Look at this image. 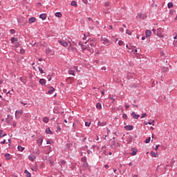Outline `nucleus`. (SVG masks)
<instances>
[{
  "label": "nucleus",
  "instance_id": "obj_4",
  "mask_svg": "<svg viewBox=\"0 0 177 177\" xmlns=\"http://www.w3.org/2000/svg\"><path fill=\"white\" fill-rule=\"evenodd\" d=\"M59 44H60V45H62V46H67V45H68V44L67 43V41H65L64 40H58Z\"/></svg>",
  "mask_w": 177,
  "mask_h": 177
},
{
  "label": "nucleus",
  "instance_id": "obj_34",
  "mask_svg": "<svg viewBox=\"0 0 177 177\" xmlns=\"http://www.w3.org/2000/svg\"><path fill=\"white\" fill-rule=\"evenodd\" d=\"M148 124L149 125H153V127H154V120L149 121Z\"/></svg>",
  "mask_w": 177,
  "mask_h": 177
},
{
  "label": "nucleus",
  "instance_id": "obj_63",
  "mask_svg": "<svg viewBox=\"0 0 177 177\" xmlns=\"http://www.w3.org/2000/svg\"><path fill=\"white\" fill-rule=\"evenodd\" d=\"M95 145H92V147H91V150H93V151H95Z\"/></svg>",
  "mask_w": 177,
  "mask_h": 177
},
{
  "label": "nucleus",
  "instance_id": "obj_57",
  "mask_svg": "<svg viewBox=\"0 0 177 177\" xmlns=\"http://www.w3.org/2000/svg\"><path fill=\"white\" fill-rule=\"evenodd\" d=\"M79 46H81V48L82 47V46H84V44L82 43V41L79 42Z\"/></svg>",
  "mask_w": 177,
  "mask_h": 177
},
{
  "label": "nucleus",
  "instance_id": "obj_29",
  "mask_svg": "<svg viewBox=\"0 0 177 177\" xmlns=\"http://www.w3.org/2000/svg\"><path fill=\"white\" fill-rule=\"evenodd\" d=\"M174 6V3H172V2H169L168 4H167V7L169 8H171Z\"/></svg>",
  "mask_w": 177,
  "mask_h": 177
},
{
  "label": "nucleus",
  "instance_id": "obj_62",
  "mask_svg": "<svg viewBox=\"0 0 177 177\" xmlns=\"http://www.w3.org/2000/svg\"><path fill=\"white\" fill-rule=\"evenodd\" d=\"M48 81H50L52 80V77H50V75H48Z\"/></svg>",
  "mask_w": 177,
  "mask_h": 177
},
{
  "label": "nucleus",
  "instance_id": "obj_54",
  "mask_svg": "<svg viewBox=\"0 0 177 177\" xmlns=\"http://www.w3.org/2000/svg\"><path fill=\"white\" fill-rule=\"evenodd\" d=\"M158 147H160V145L156 146V147H155L156 151H157V150H158Z\"/></svg>",
  "mask_w": 177,
  "mask_h": 177
},
{
  "label": "nucleus",
  "instance_id": "obj_41",
  "mask_svg": "<svg viewBox=\"0 0 177 177\" xmlns=\"http://www.w3.org/2000/svg\"><path fill=\"white\" fill-rule=\"evenodd\" d=\"M126 33L128 34V35H132V32H131L129 30H127Z\"/></svg>",
  "mask_w": 177,
  "mask_h": 177
},
{
  "label": "nucleus",
  "instance_id": "obj_36",
  "mask_svg": "<svg viewBox=\"0 0 177 177\" xmlns=\"http://www.w3.org/2000/svg\"><path fill=\"white\" fill-rule=\"evenodd\" d=\"M20 103H21V104H23L24 106H25V107H28V103H24L22 101H21Z\"/></svg>",
  "mask_w": 177,
  "mask_h": 177
},
{
  "label": "nucleus",
  "instance_id": "obj_31",
  "mask_svg": "<svg viewBox=\"0 0 177 177\" xmlns=\"http://www.w3.org/2000/svg\"><path fill=\"white\" fill-rule=\"evenodd\" d=\"M87 148H88V146L86 145L85 147H82L80 148V150H81V151H84L86 150Z\"/></svg>",
  "mask_w": 177,
  "mask_h": 177
},
{
  "label": "nucleus",
  "instance_id": "obj_46",
  "mask_svg": "<svg viewBox=\"0 0 177 177\" xmlns=\"http://www.w3.org/2000/svg\"><path fill=\"white\" fill-rule=\"evenodd\" d=\"M10 34H15L16 30H15V29H11V30H10Z\"/></svg>",
  "mask_w": 177,
  "mask_h": 177
},
{
  "label": "nucleus",
  "instance_id": "obj_18",
  "mask_svg": "<svg viewBox=\"0 0 177 177\" xmlns=\"http://www.w3.org/2000/svg\"><path fill=\"white\" fill-rule=\"evenodd\" d=\"M71 6H74L75 8H77L78 6V4H77V1H72L71 2Z\"/></svg>",
  "mask_w": 177,
  "mask_h": 177
},
{
  "label": "nucleus",
  "instance_id": "obj_27",
  "mask_svg": "<svg viewBox=\"0 0 177 177\" xmlns=\"http://www.w3.org/2000/svg\"><path fill=\"white\" fill-rule=\"evenodd\" d=\"M96 107H97V109H98V110H100V109H102V104H100V103H97L96 104Z\"/></svg>",
  "mask_w": 177,
  "mask_h": 177
},
{
  "label": "nucleus",
  "instance_id": "obj_47",
  "mask_svg": "<svg viewBox=\"0 0 177 177\" xmlns=\"http://www.w3.org/2000/svg\"><path fill=\"white\" fill-rule=\"evenodd\" d=\"M86 140V136H83L82 137V142H84V143H85V141Z\"/></svg>",
  "mask_w": 177,
  "mask_h": 177
},
{
  "label": "nucleus",
  "instance_id": "obj_22",
  "mask_svg": "<svg viewBox=\"0 0 177 177\" xmlns=\"http://www.w3.org/2000/svg\"><path fill=\"white\" fill-rule=\"evenodd\" d=\"M43 122H44L45 124H48V122H49V118H48V117H44L43 118Z\"/></svg>",
  "mask_w": 177,
  "mask_h": 177
},
{
  "label": "nucleus",
  "instance_id": "obj_6",
  "mask_svg": "<svg viewBox=\"0 0 177 177\" xmlns=\"http://www.w3.org/2000/svg\"><path fill=\"white\" fill-rule=\"evenodd\" d=\"M145 35L146 38H150V37H151V31L150 30H146Z\"/></svg>",
  "mask_w": 177,
  "mask_h": 177
},
{
  "label": "nucleus",
  "instance_id": "obj_44",
  "mask_svg": "<svg viewBox=\"0 0 177 177\" xmlns=\"http://www.w3.org/2000/svg\"><path fill=\"white\" fill-rule=\"evenodd\" d=\"M66 160H61V165H66Z\"/></svg>",
  "mask_w": 177,
  "mask_h": 177
},
{
  "label": "nucleus",
  "instance_id": "obj_19",
  "mask_svg": "<svg viewBox=\"0 0 177 177\" xmlns=\"http://www.w3.org/2000/svg\"><path fill=\"white\" fill-rule=\"evenodd\" d=\"M53 92H55V88H53V86L50 87V89L48 91V94L52 95Z\"/></svg>",
  "mask_w": 177,
  "mask_h": 177
},
{
  "label": "nucleus",
  "instance_id": "obj_42",
  "mask_svg": "<svg viewBox=\"0 0 177 177\" xmlns=\"http://www.w3.org/2000/svg\"><path fill=\"white\" fill-rule=\"evenodd\" d=\"M25 52H26V51L24 50V48H21V49H20V53H21V55H24Z\"/></svg>",
  "mask_w": 177,
  "mask_h": 177
},
{
  "label": "nucleus",
  "instance_id": "obj_33",
  "mask_svg": "<svg viewBox=\"0 0 177 177\" xmlns=\"http://www.w3.org/2000/svg\"><path fill=\"white\" fill-rule=\"evenodd\" d=\"M122 118H124V120H128V115H127V113H124L122 115Z\"/></svg>",
  "mask_w": 177,
  "mask_h": 177
},
{
  "label": "nucleus",
  "instance_id": "obj_17",
  "mask_svg": "<svg viewBox=\"0 0 177 177\" xmlns=\"http://www.w3.org/2000/svg\"><path fill=\"white\" fill-rule=\"evenodd\" d=\"M39 17L41 20H46V14H41Z\"/></svg>",
  "mask_w": 177,
  "mask_h": 177
},
{
  "label": "nucleus",
  "instance_id": "obj_64",
  "mask_svg": "<svg viewBox=\"0 0 177 177\" xmlns=\"http://www.w3.org/2000/svg\"><path fill=\"white\" fill-rule=\"evenodd\" d=\"M104 168H105L106 169H109V165H104Z\"/></svg>",
  "mask_w": 177,
  "mask_h": 177
},
{
  "label": "nucleus",
  "instance_id": "obj_30",
  "mask_svg": "<svg viewBox=\"0 0 177 177\" xmlns=\"http://www.w3.org/2000/svg\"><path fill=\"white\" fill-rule=\"evenodd\" d=\"M48 162L50 164L51 167H53V165H55V161H53L52 160H49Z\"/></svg>",
  "mask_w": 177,
  "mask_h": 177
},
{
  "label": "nucleus",
  "instance_id": "obj_20",
  "mask_svg": "<svg viewBox=\"0 0 177 177\" xmlns=\"http://www.w3.org/2000/svg\"><path fill=\"white\" fill-rule=\"evenodd\" d=\"M24 174H26V177H31V173L28 172V169H26L24 171Z\"/></svg>",
  "mask_w": 177,
  "mask_h": 177
},
{
  "label": "nucleus",
  "instance_id": "obj_5",
  "mask_svg": "<svg viewBox=\"0 0 177 177\" xmlns=\"http://www.w3.org/2000/svg\"><path fill=\"white\" fill-rule=\"evenodd\" d=\"M17 21L19 24H23V23H24V18L21 16H19L17 18Z\"/></svg>",
  "mask_w": 177,
  "mask_h": 177
},
{
  "label": "nucleus",
  "instance_id": "obj_26",
  "mask_svg": "<svg viewBox=\"0 0 177 177\" xmlns=\"http://www.w3.org/2000/svg\"><path fill=\"white\" fill-rule=\"evenodd\" d=\"M87 50L88 52H90V53H93V49L91 48V46H89V44H88Z\"/></svg>",
  "mask_w": 177,
  "mask_h": 177
},
{
  "label": "nucleus",
  "instance_id": "obj_40",
  "mask_svg": "<svg viewBox=\"0 0 177 177\" xmlns=\"http://www.w3.org/2000/svg\"><path fill=\"white\" fill-rule=\"evenodd\" d=\"M151 140V138H148L147 139L145 140V143H150V140Z\"/></svg>",
  "mask_w": 177,
  "mask_h": 177
},
{
  "label": "nucleus",
  "instance_id": "obj_56",
  "mask_svg": "<svg viewBox=\"0 0 177 177\" xmlns=\"http://www.w3.org/2000/svg\"><path fill=\"white\" fill-rule=\"evenodd\" d=\"M19 80H20V82H24V79L23 77H21L19 78Z\"/></svg>",
  "mask_w": 177,
  "mask_h": 177
},
{
  "label": "nucleus",
  "instance_id": "obj_49",
  "mask_svg": "<svg viewBox=\"0 0 177 177\" xmlns=\"http://www.w3.org/2000/svg\"><path fill=\"white\" fill-rule=\"evenodd\" d=\"M145 117H147V113H143V114L141 115V118H145Z\"/></svg>",
  "mask_w": 177,
  "mask_h": 177
},
{
  "label": "nucleus",
  "instance_id": "obj_61",
  "mask_svg": "<svg viewBox=\"0 0 177 177\" xmlns=\"http://www.w3.org/2000/svg\"><path fill=\"white\" fill-rule=\"evenodd\" d=\"M84 167H89V165L86 162L84 163Z\"/></svg>",
  "mask_w": 177,
  "mask_h": 177
},
{
  "label": "nucleus",
  "instance_id": "obj_60",
  "mask_svg": "<svg viewBox=\"0 0 177 177\" xmlns=\"http://www.w3.org/2000/svg\"><path fill=\"white\" fill-rule=\"evenodd\" d=\"M152 31H153V34H156V32H157V30H156L155 28H153Z\"/></svg>",
  "mask_w": 177,
  "mask_h": 177
},
{
  "label": "nucleus",
  "instance_id": "obj_23",
  "mask_svg": "<svg viewBox=\"0 0 177 177\" xmlns=\"http://www.w3.org/2000/svg\"><path fill=\"white\" fill-rule=\"evenodd\" d=\"M81 48H82V52H84V50H87L88 44H87V46H85V45L82 46Z\"/></svg>",
  "mask_w": 177,
  "mask_h": 177
},
{
  "label": "nucleus",
  "instance_id": "obj_52",
  "mask_svg": "<svg viewBox=\"0 0 177 177\" xmlns=\"http://www.w3.org/2000/svg\"><path fill=\"white\" fill-rule=\"evenodd\" d=\"M2 133H3V130H0V138H2Z\"/></svg>",
  "mask_w": 177,
  "mask_h": 177
},
{
  "label": "nucleus",
  "instance_id": "obj_28",
  "mask_svg": "<svg viewBox=\"0 0 177 177\" xmlns=\"http://www.w3.org/2000/svg\"><path fill=\"white\" fill-rule=\"evenodd\" d=\"M68 74H69L70 75H75V73H74V71H73V70H69L68 71Z\"/></svg>",
  "mask_w": 177,
  "mask_h": 177
},
{
  "label": "nucleus",
  "instance_id": "obj_25",
  "mask_svg": "<svg viewBox=\"0 0 177 177\" xmlns=\"http://www.w3.org/2000/svg\"><path fill=\"white\" fill-rule=\"evenodd\" d=\"M17 149H18L19 151H24V149H26V148L19 145Z\"/></svg>",
  "mask_w": 177,
  "mask_h": 177
},
{
  "label": "nucleus",
  "instance_id": "obj_12",
  "mask_svg": "<svg viewBox=\"0 0 177 177\" xmlns=\"http://www.w3.org/2000/svg\"><path fill=\"white\" fill-rule=\"evenodd\" d=\"M39 84H40V85L44 86V85H46V80H45V79H40L39 81Z\"/></svg>",
  "mask_w": 177,
  "mask_h": 177
},
{
  "label": "nucleus",
  "instance_id": "obj_50",
  "mask_svg": "<svg viewBox=\"0 0 177 177\" xmlns=\"http://www.w3.org/2000/svg\"><path fill=\"white\" fill-rule=\"evenodd\" d=\"M87 19H88V21H91V23H93V19H92V18L88 17Z\"/></svg>",
  "mask_w": 177,
  "mask_h": 177
},
{
  "label": "nucleus",
  "instance_id": "obj_3",
  "mask_svg": "<svg viewBox=\"0 0 177 177\" xmlns=\"http://www.w3.org/2000/svg\"><path fill=\"white\" fill-rule=\"evenodd\" d=\"M36 21H37V18L34 17H32L28 19L29 24H32V23H35Z\"/></svg>",
  "mask_w": 177,
  "mask_h": 177
},
{
  "label": "nucleus",
  "instance_id": "obj_14",
  "mask_svg": "<svg viewBox=\"0 0 177 177\" xmlns=\"http://www.w3.org/2000/svg\"><path fill=\"white\" fill-rule=\"evenodd\" d=\"M132 153H131V156H136V153H138V149L135 148H131Z\"/></svg>",
  "mask_w": 177,
  "mask_h": 177
},
{
  "label": "nucleus",
  "instance_id": "obj_51",
  "mask_svg": "<svg viewBox=\"0 0 177 177\" xmlns=\"http://www.w3.org/2000/svg\"><path fill=\"white\" fill-rule=\"evenodd\" d=\"M109 99H111L112 101H111V103H114V102H115V99L110 97Z\"/></svg>",
  "mask_w": 177,
  "mask_h": 177
},
{
  "label": "nucleus",
  "instance_id": "obj_39",
  "mask_svg": "<svg viewBox=\"0 0 177 177\" xmlns=\"http://www.w3.org/2000/svg\"><path fill=\"white\" fill-rule=\"evenodd\" d=\"M39 71L40 72L41 74H44V73H45V72H44V69H42V68H41L39 66Z\"/></svg>",
  "mask_w": 177,
  "mask_h": 177
},
{
  "label": "nucleus",
  "instance_id": "obj_2",
  "mask_svg": "<svg viewBox=\"0 0 177 177\" xmlns=\"http://www.w3.org/2000/svg\"><path fill=\"white\" fill-rule=\"evenodd\" d=\"M43 142H44V137H41L37 140V143L39 147H41V146H42Z\"/></svg>",
  "mask_w": 177,
  "mask_h": 177
},
{
  "label": "nucleus",
  "instance_id": "obj_15",
  "mask_svg": "<svg viewBox=\"0 0 177 177\" xmlns=\"http://www.w3.org/2000/svg\"><path fill=\"white\" fill-rule=\"evenodd\" d=\"M4 157H6V160H7V161H9V160L12 158V157L10 156V153H5Z\"/></svg>",
  "mask_w": 177,
  "mask_h": 177
},
{
  "label": "nucleus",
  "instance_id": "obj_10",
  "mask_svg": "<svg viewBox=\"0 0 177 177\" xmlns=\"http://www.w3.org/2000/svg\"><path fill=\"white\" fill-rule=\"evenodd\" d=\"M102 41L104 45H106L107 46L110 45V40L107 39L106 38H104V39H102Z\"/></svg>",
  "mask_w": 177,
  "mask_h": 177
},
{
  "label": "nucleus",
  "instance_id": "obj_7",
  "mask_svg": "<svg viewBox=\"0 0 177 177\" xmlns=\"http://www.w3.org/2000/svg\"><path fill=\"white\" fill-rule=\"evenodd\" d=\"M155 35H157L158 37H160L161 38V37H162V35L161 34V29L158 28L156 30V32L155 33Z\"/></svg>",
  "mask_w": 177,
  "mask_h": 177
},
{
  "label": "nucleus",
  "instance_id": "obj_45",
  "mask_svg": "<svg viewBox=\"0 0 177 177\" xmlns=\"http://www.w3.org/2000/svg\"><path fill=\"white\" fill-rule=\"evenodd\" d=\"M85 125L86 127H91V122H86Z\"/></svg>",
  "mask_w": 177,
  "mask_h": 177
},
{
  "label": "nucleus",
  "instance_id": "obj_32",
  "mask_svg": "<svg viewBox=\"0 0 177 177\" xmlns=\"http://www.w3.org/2000/svg\"><path fill=\"white\" fill-rule=\"evenodd\" d=\"M55 16L56 17H62V15L61 14V12H56Z\"/></svg>",
  "mask_w": 177,
  "mask_h": 177
},
{
  "label": "nucleus",
  "instance_id": "obj_53",
  "mask_svg": "<svg viewBox=\"0 0 177 177\" xmlns=\"http://www.w3.org/2000/svg\"><path fill=\"white\" fill-rule=\"evenodd\" d=\"M6 143V140H3V141L1 142V145H5Z\"/></svg>",
  "mask_w": 177,
  "mask_h": 177
},
{
  "label": "nucleus",
  "instance_id": "obj_1",
  "mask_svg": "<svg viewBox=\"0 0 177 177\" xmlns=\"http://www.w3.org/2000/svg\"><path fill=\"white\" fill-rule=\"evenodd\" d=\"M85 44H88L91 48L96 46V39H88Z\"/></svg>",
  "mask_w": 177,
  "mask_h": 177
},
{
  "label": "nucleus",
  "instance_id": "obj_11",
  "mask_svg": "<svg viewBox=\"0 0 177 177\" xmlns=\"http://www.w3.org/2000/svg\"><path fill=\"white\" fill-rule=\"evenodd\" d=\"M106 124H107V122H106L99 121L98 124H97V127H104L105 125H106Z\"/></svg>",
  "mask_w": 177,
  "mask_h": 177
},
{
  "label": "nucleus",
  "instance_id": "obj_24",
  "mask_svg": "<svg viewBox=\"0 0 177 177\" xmlns=\"http://www.w3.org/2000/svg\"><path fill=\"white\" fill-rule=\"evenodd\" d=\"M150 154H151V156H152V157H158V154H157V153H154V151H151V152H150Z\"/></svg>",
  "mask_w": 177,
  "mask_h": 177
},
{
  "label": "nucleus",
  "instance_id": "obj_59",
  "mask_svg": "<svg viewBox=\"0 0 177 177\" xmlns=\"http://www.w3.org/2000/svg\"><path fill=\"white\" fill-rule=\"evenodd\" d=\"M87 153H88V154H92V151L88 149Z\"/></svg>",
  "mask_w": 177,
  "mask_h": 177
},
{
  "label": "nucleus",
  "instance_id": "obj_35",
  "mask_svg": "<svg viewBox=\"0 0 177 177\" xmlns=\"http://www.w3.org/2000/svg\"><path fill=\"white\" fill-rule=\"evenodd\" d=\"M118 45H119V46H122V45H124V41L122 40H120L118 41Z\"/></svg>",
  "mask_w": 177,
  "mask_h": 177
},
{
  "label": "nucleus",
  "instance_id": "obj_55",
  "mask_svg": "<svg viewBox=\"0 0 177 177\" xmlns=\"http://www.w3.org/2000/svg\"><path fill=\"white\" fill-rule=\"evenodd\" d=\"M138 16L139 19H141L142 18V12L138 13Z\"/></svg>",
  "mask_w": 177,
  "mask_h": 177
},
{
  "label": "nucleus",
  "instance_id": "obj_21",
  "mask_svg": "<svg viewBox=\"0 0 177 177\" xmlns=\"http://www.w3.org/2000/svg\"><path fill=\"white\" fill-rule=\"evenodd\" d=\"M19 41V39L17 37H12L11 38V43L15 44V42H17Z\"/></svg>",
  "mask_w": 177,
  "mask_h": 177
},
{
  "label": "nucleus",
  "instance_id": "obj_48",
  "mask_svg": "<svg viewBox=\"0 0 177 177\" xmlns=\"http://www.w3.org/2000/svg\"><path fill=\"white\" fill-rule=\"evenodd\" d=\"M71 147V144L67 143V144H66V148H67V149H70Z\"/></svg>",
  "mask_w": 177,
  "mask_h": 177
},
{
  "label": "nucleus",
  "instance_id": "obj_58",
  "mask_svg": "<svg viewBox=\"0 0 177 177\" xmlns=\"http://www.w3.org/2000/svg\"><path fill=\"white\" fill-rule=\"evenodd\" d=\"M53 150V149H52V147H49V151H48V153L52 152Z\"/></svg>",
  "mask_w": 177,
  "mask_h": 177
},
{
  "label": "nucleus",
  "instance_id": "obj_9",
  "mask_svg": "<svg viewBox=\"0 0 177 177\" xmlns=\"http://www.w3.org/2000/svg\"><path fill=\"white\" fill-rule=\"evenodd\" d=\"M131 115H132L133 118H134V120H138L139 117H140V115H136V113L135 112H132Z\"/></svg>",
  "mask_w": 177,
  "mask_h": 177
},
{
  "label": "nucleus",
  "instance_id": "obj_38",
  "mask_svg": "<svg viewBox=\"0 0 177 177\" xmlns=\"http://www.w3.org/2000/svg\"><path fill=\"white\" fill-rule=\"evenodd\" d=\"M6 95L8 96L9 97H12V93H10V91L6 93Z\"/></svg>",
  "mask_w": 177,
  "mask_h": 177
},
{
  "label": "nucleus",
  "instance_id": "obj_43",
  "mask_svg": "<svg viewBox=\"0 0 177 177\" xmlns=\"http://www.w3.org/2000/svg\"><path fill=\"white\" fill-rule=\"evenodd\" d=\"M52 143H53V141L52 140H47V145H52Z\"/></svg>",
  "mask_w": 177,
  "mask_h": 177
},
{
  "label": "nucleus",
  "instance_id": "obj_37",
  "mask_svg": "<svg viewBox=\"0 0 177 177\" xmlns=\"http://www.w3.org/2000/svg\"><path fill=\"white\" fill-rule=\"evenodd\" d=\"M82 162H84V164H85V162H86V157L82 158Z\"/></svg>",
  "mask_w": 177,
  "mask_h": 177
},
{
  "label": "nucleus",
  "instance_id": "obj_16",
  "mask_svg": "<svg viewBox=\"0 0 177 177\" xmlns=\"http://www.w3.org/2000/svg\"><path fill=\"white\" fill-rule=\"evenodd\" d=\"M28 160H30V161L34 162L35 160V156L34 155H30L28 156Z\"/></svg>",
  "mask_w": 177,
  "mask_h": 177
},
{
  "label": "nucleus",
  "instance_id": "obj_8",
  "mask_svg": "<svg viewBox=\"0 0 177 177\" xmlns=\"http://www.w3.org/2000/svg\"><path fill=\"white\" fill-rule=\"evenodd\" d=\"M124 129H126V131H132V129H133V126L126 125V126H124Z\"/></svg>",
  "mask_w": 177,
  "mask_h": 177
},
{
  "label": "nucleus",
  "instance_id": "obj_13",
  "mask_svg": "<svg viewBox=\"0 0 177 177\" xmlns=\"http://www.w3.org/2000/svg\"><path fill=\"white\" fill-rule=\"evenodd\" d=\"M46 133H47V135H53V131H50V128H47L46 129Z\"/></svg>",
  "mask_w": 177,
  "mask_h": 177
}]
</instances>
